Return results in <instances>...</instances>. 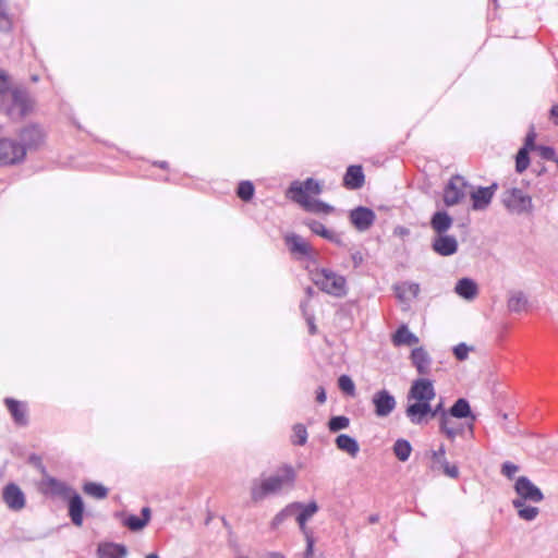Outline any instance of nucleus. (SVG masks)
Instances as JSON below:
<instances>
[{
	"mask_svg": "<svg viewBox=\"0 0 558 558\" xmlns=\"http://www.w3.org/2000/svg\"><path fill=\"white\" fill-rule=\"evenodd\" d=\"M395 291L399 299H403L405 291L415 298L420 292V286L415 282H403L402 286H396Z\"/></svg>",
	"mask_w": 558,
	"mask_h": 558,
	"instance_id": "c03bdc74",
	"label": "nucleus"
},
{
	"mask_svg": "<svg viewBox=\"0 0 558 558\" xmlns=\"http://www.w3.org/2000/svg\"><path fill=\"white\" fill-rule=\"evenodd\" d=\"M2 499L7 507L12 511H20L26 505V497L21 487L11 482L2 489Z\"/></svg>",
	"mask_w": 558,
	"mask_h": 558,
	"instance_id": "4468645a",
	"label": "nucleus"
},
{
	"mask_svg": "<svg viewBox=\"0 0 558 558\" xmlns=\"http://www.w3.org/2000/svg\"><path fill=\"white\" fill-rule=\"evenodd\" d=\"M4 404L10 412L13 422L17 426H26L28 425V415H27V404L26 402L19 401L14 398H5Z\"/></svg>",
	"mask_w": 558,
	"mask_h": 558,
	"instance_id": "412c9836",
	"label": "nucleus"
},
{
	"mask_svg": "<svg viewBox=\"0 0 558 558\" xmlns=\"http://www.w3.org/2000/svg\"><path fill=\"white\" fill-rule=\"evenodd\" d=\"M325 240H328L329 242H331L338 246H343V241H342L341 236L331 230L329 232V236H327Z\"/></svg>",
	"mask_w": 558,
	"mask_h": 558,
	"instance_id": "4d7b16f0",
	"label": "nucleus"
},
{
	"mask_svg": "<svg viewBox=\"0 0 558 558\" xmlns=\"http://www.w3.org/2000/svg\"><path fill=\"white\" fill-rule=\"evenodd\" d=\"M13 28V19L8 12V2L0 0V33L9 34Z\"/></svg>",
	"mask_w": 558,
	"mask_h": 558,
	"instance_id": "f704fd0d",
	"label": "nucleus"
},
{
	"mask_svg": "<svg viewBox=\"0 0 558 558\" xmlns=\"http://www.w3.org/2000/svg\"><path fill=\"white\" fill-rule=\"evenodd\" d=\"M154 165L159 167L160 169H163V170L169 168V163L167 161H165V160H162V161H155Z\"/></svg>",
	"mask_w": 558,
	"mask_h": 558,
	"instance_id": "0e129e2a",
	"label": "nucleus"
},
{
	"mask_svg": "<svg viewBox=\"0 0 558 558\" xmlns=\"http://www.w3.org/2000/svg\"><path fill=\"white\" fill-rule=\"evenodd\" d=\"M292 517L290 504L281 509L271 520L270 529L277 530L288 518Z\"/></svg>",
	"mask_w": 558,
	"mask_h": 558,
	"instance_id": "37998d69",
	"label": "nucleus"
},
{
	"mask_svg": "<svg viewBox=\"0 0 558 558\" xmlns=\"http://www.w3.org/2000/svg\"><path fill=\"white\" fill-rule=\"evenodd\" d=\"M25 160V147L17 141L1 137L0 138V166L9 167L20 165Z\"/></svg>",
	"mask_w": 558,
	"mask_h": 558,
	"instance_id": "6e6552de",
	"label": "nucleus"
},
{
	"mask_svg": "<svg viewBox=\"0 0 558 558\" xmlns=\"http://www.w3.org/2000/svg\"><path fill=\"white\" fill-rule=\"evenodd\" d=\"M501 204L515 215L531 214L533 211L532 197L519 187H508L501 194Z\"/></svg>",
	"mask_w": 558,
	"mask_h": 558,
	"instance_id": "423d86ee",
	"label": "nucleus"
},
{
	"mask_svg": "<svg viewBox=\"0 0 558 558\" xmlns=\"http://www.w3.org/2000/svg\"><path fill=\"white\" fill-rule=\"evenodd\" d=\"M445 453H446V449H445L444 445H441L437 450L432 451V459L434 461V464L432 465L433 470L438 469L437 465H439L441 463V459H446Z\"/></svg>",
	"mask_w": 558,
	"mask_h": 558,
	"instance_id": "864d4df0",
	"label": "nucleus"
},
{
	"mask_svg": "<svg viewBox=\"0 0 558 558\" xmlns=\"http://www.w3.org/2000/svg\"><path fill=\"white\" fill-rule=\"evenodd\" d=\"M304 536L306 539V549L304 553V558H312L313 553H314V544H315L313 533L304 534Z\"/></svg>",
	"mask_w": 558,
	"mask_h": 558,
	"instance_id": "5fc2aeb1",
	"label": "nucleus"
},
{
	"mask_svg": "<svg viewBox=\"0 0 558 558\" xmlns=\"http://www.w3.org/2000/svg\"><path fill=\"white\" fill-rule=\"evenodd\" d=\"M296 481V472L291 464L281 465L275 475L262 480H254L251 486V498L258 502L270 494L279 493L284 486L293 487Z\"/></svg>",
	"mask_w": 558,
	"mask_h": 558,
	"instance_id": "f257e3e1",
	"label": "nucleus"
},
{
	"mask_svg": "<svg viewBox=\"0 0 558 558\" xmlns=\"http://www.w3.org/2000/svg\"><path fill=\"white\" fill-rule=\"evenodd\" d=\"M497 189L498 184L494 182L489 186H478L475 191H472L470 194L472 201V209H486L490 205Z\"/></svg>",
	"mask_w": 558,
	"mask_h": 558,
	"instance_id": "a211bd4d",
	"label": "nucleus"
},
{
	"mask_svg": "<svg viewBox=\"0 0 558 558\" xmlns=\"http://www.w3.org/2000/svg\"><path fill=\"white\" fill-rule=\"evenodd\" d=\"M306 269L315 276L313 281L323 292L335 298H343L347 295L348 286L344 276L325 267H316L313 270L306 267Z\"/></svg>",
	"mask_w": 558,
	"mask_h": 558,
	"instance_id": "20e7f679",
	"label": "nucleus"
},
{
	"mask_svg": "<svg viewBox=\"0 0 558 558\" xmlns=\"http://www.w3.org/2000/svg\"><path fill=\"white\" fill-rule=\"evenodd\" d=\"M304 209L310 213L326 215L331 214L335 210L333 206L325 203L322 199H308Z\"/></svg>",
	"mask_w": 558,
	"mask_h": 558,
	"instance_id": "e433bc0d",
	"label": "nucleus"
},
{
	"mask_svg": "<svg viewBox=\"0 0 558 558\" xmlns=\"http://www.w3.org/2000/svg\"><path fill=\"white\" fill-rule=\"evenodd\" d=\"M293 435L291 436V442L294 446H304L307 441V430L304 424L296 423L292 427Z\"/></svg>",
	"mask_w": 558,
	"mask_h": 558,
	"instance_id": "4c0bfd02",
	"label": "nucleus"
},
{
	"mask_svg": "<svg viewBox=\"0 0 558 558\" xmlns=\"http://www.w3.org/2000/svg\"><path fill=\"white\" fill-rule=\"evenodd\" d=\"M436 396L433 380L428 378L415 379L408 393V399H414V403H409L405 408V415L412 412H421L428 410V402H430Z\"/></svg>",
	"mask_w": 558,
	"mask_h": 558,
	"instance_id": "39448f33",
	"label": "nucleus"
},
{
	"mask_svg": "<svg viewBox=\"0 0 558 558\" xmlns=\"http://www.w3.org/2000/svg\"><path fill=\"white\" fill-rule=\"evenodd\" d=\"M412 450L413 448L411 442L404 438L397 439L392 447L393 454L401 462H405L409 460Z\"/></svg>",
	"mask_w": 558,
	"mask_h": 558,
	"instance_id": "473e14b6",
	"label": "nucleus"
},
{
	"mask_svg": "<svg viewBox=\"0 0 558 558\" xmlns=\"http://www.w3.org/2000/svg\"><path fill=\"white\" fill-rule=\"evenodd\" d=\"M518 471L519 466L510 461L501 464V474L508 478H512Z\"/></svg>",
	"mask_w": 558,
	"mask_h": 558,
	"instance_id": "603ef678",
	"label": "nucleus"
},
{
	"mask_svg": "<svg viewBox=\"0 0 558 558\" xmlns=\"http://www.w3.org/2000/svg\"><path fill=\"white\" fill-rule=\"evenodd\" d=\"M550 116L553 118H558V104L554 105L550 109Z\"/></svg>",
	"mask_w": 558,
	"mask_h": 558,
	"instance_id": "338daca9",
	"label": "nucleus"
},
{
	"mask_svg": "<svg viewBox=\"0 0 558 558\" xmlns=\"http://www.w3.org/2000/svg\"><path fill=\"white\" fill-rule=\"evenodd\" d=\"M350 418L345 415H333L329 418L327 426L330 433H337L348 428Z\"/></svg>",
	"mask_w": 558,
	"mask_h": 558,
	"instance_id": "58836bf2",
	"label": "nucleus"
},
{
	"mask_svg": "<svg viewBox=\"0 0 558 558\" xmlns=\"http://www.w3.org/2000/svg\"><path fill=\"white\" fill-rule=\"evenodd\" d=\"M365 183V174L363 168L360 165H351L347 168L343 175V186L348 190H359Z\"/></svg>",
	"mask_w": 558,
	"mask_h": 558,
	"instance_id": "393cba45",
	"label": "nucleus"
},
{
	"mask_svg": "<svg viewBox=\"0 0 558 558\" xmlns=\"http://www.w3.org/2000/svg\"><path fill=\"white\" fill-rule=\"evenodd\" d=\"M391 341L396 347L413 345L418 343V337L410 331L408 325L401 324L392 333Z\"/></svg>",
	"mask_w": 558,
	"mask_h": 558,
	"instance_id": "cd10ccee",
	"label": "nucleus"
},
{
	"mask_svg": "<svg viewBox=\"0 0 558 558\" xmlns=\"http://www.w3.org/2000/svg\"><path fill=\"white\" fill-rule=\"evenodd\" d=\"M372 404L377 417H386L396 409L397 401L395 396L384 388L373 395Z\"/></svg>",
	"mask_w": 558,
	"mask_h": 558,
	"instance_id": "ddd939ff",
	"label": "nucleus"
},
{
	"mask_svg": "<svg viewBox=\"0 0 558 558\" xmlns=\"http://www.w3.org/2000/svg\"><path fill=\"white\" fill-rule=\"evenodd\" d=\"M527 298L523 291H513L507 301V307L510 313L520 314L526 310Z\"/></svg>",
	"mask_w": 558,
	"mask_h": 558,
	"instance_id": "c756f323",
	"label": "nucleus"
},
{
	"mask_svg": "<svg viewBox=\"0 0 558 558\" xmlns=\"http://www.w3.org/2000/svg\"><path fill=\"white\" fill-rule=\"evenodd\" d=\"M439 468L450 478H458V476H459V468L457 465H454V464H450L447 461V459H441V463L439 464Z\"/></svg>",
	"mask_w": 558,
	"mask_h": 558,
	"instance_id": "8fccbe9b",
	"label": "nucleus"
},
{
	"mask_svg": "<svg viewBox=\"0 0 558 558\" xmlns=\"http://www.w3.org/2000/svg\"><path fill=\"white\" fill-rule=\"evenodd\" d=\"M368 523L371 524H375L379 521V514L378 513H373L368 517Z\"/></svg>",
	"mask_w": 558,
	"mask_h": 558,
	"instance_id": "e2e57ef3",
	"label": "nucleus"
},
{
	"mask_svg": "<svg viewBox=\"0 0 558 558\" xmlns=\"http://www.w3.org/2000/svg\"><path fill=\"white\" fill-rule=\"evenodd\" d=\"M453 221V217L447 210L440 209L436 210L432 215L429 219V226L435 232V235L445 234L450 230Z\"/></svg>",
	"mask_w": 558,
	"mask_h": 558,
	"instance_id": "b1692460",
	"label": "nucleus"
},
{
	"mask_svg": "<svg viewBox=\"0 0 558 558\" xmlns=\"http://www.w3.org/2000/svg\"><path fill=\"white\" fill-rule=\"evenodd\" d=\"M68 504V515L71 522L81 527L84 522L85 505L82 496L74 490V493L65 500Z\"/></svg>",
	"mask_w": 558,
	"mask_h": 558,
	"instance_id": "aec40b11",
	"label": "nucleus"
},
{
	"mask_svg": "<svg viewBox=\"0 0 558 558\" xmlns=\"http://www.w3.org/2000/svg\"><path fill=\"white\" fill-rule=\"evenodd\" d=\"M428 410L421 411L418 413L412 412L407 415L412 424L421 425L427 423L426 417H436L439 416V430L445 434L446 437L450 440H454L457 436H461L464 433V426L460 424L458 427H447V422L449 418L447 417V409L444 408V403L440 401L437 405L432 407L430 402H428Z\"/></svg>",
	"mask_w": 558,
	"mask_h": 558,
	"instance_id": "7ed1b4c3",
	"label": "nucleus"
},
{
	"mask_svg": "<svg viewBox=\"0 0 558 558\" xmlns=\"http://www.w3.org/2000/svg\"><path fill=\"white\" fill-rule=\"evenodd\" d=\"M304 226H306L314 234L319 235L324 239L329 236L330 230L325 227L324 223L316 219L307 218L303 221Z\"/></svg>",
	"mask_w": 558,
	"mask_h": 558,
	"instance_id": "ea45409f",
	"label": "nucleus"
},
{
	"mask_svg": "<svg viewBox=\"0 0 558 558\" xmlns=\"http://www.w3.org/2000/svg\"><path fill=\"white\" fill-rule=\"evenodd\" d=\"M145 558H160L157 554H148Z\"/></svg>",
	"mask_w": 558,
	"mask_h": 558,
	"instance_id": "774afa93",
	"label": "nucleus"
},
{
	"mask_svg": "<svg viewBox=\"0 0 558 558\" xmlns=\"http://www.w3.org/2000/svg\"><path fill=\"white\" fill-rule=\"evenodd\" d=\"M255 186L252 181L243 180L236 187V196L243 202H250L254 197Z\"/></svg>",
	"mask_w": 558,
	"mask_h": 558,
	"instance_id": "c9c22d12",
	"label": "nucleus"
},
{
	"mask_svg": "<svg viewBox=\"0 0 558 558\" xmlns=\"http://www.w3.org/2000/svg\"><path fill=\"white\" fill-rule=\"evenodd\" d=\"M83 490L88 496H92L96 499H105L108 496L109 489L97 482H86L83 485Z\"/></svg>",
	"mask_w": 558,
	"mask_h": 558,
	"instance_id": "72a5a7b5",
	"label": "nucleus"
},
{
	"mask_svg": "<svg viewBox=\"0 0 558 558\" xmlns=\"http://www.w3.org/2000/svg\"><path fill=\"white\" fill-rule=\"evenodd\" d=\"M514 492L517 497L512 501L541 502L544 500V494L527 476L521 475L515 480Z\"/></svg>",
	"mask_w": 558,
	"mask_h": 558,
	"instance_id": "9d476101",
	"label": "nucleus"
},
{
	"mask_svg": "<svg viewBox=\"0 0 558 558\" xmlns=\"http://www.w3.org/2000/svg\"><path fill=\"white\" fill-rule=\"evenodd\" d=\"M308 301H310V300H306V299H305V300L301 301V303H300V308H301V311H302V313H303L304 317H306V316H308V315H310V314L307 313Z\"/></svg>",
	"mask_w": 558,
	"mask_h": 558,
	"instance_id": "052dcab7",
	"label": "nucleus"
},
{
	"mask_svg": "<svg viewBox=\"0 0 558 558\" xmlns=\"http://www.w3.org/2000/svg\"><path fill=\"white\" fill-rule=\"evenodd\" d=\"M335 445L339 450L347 452L352 458H355L360 451L357 440L348 434H339L335 439Z\"/></svg>",
	"mask_w": 558,
	"mask_h": 558,
	"instance_id": "c85d7f7f",
	"label": "nucleus"
},
{
	"mask_svg": "<svg viewBox=\"0 0 558 558\" xmlns=\"http://www.w3.org/2000/svg\"><path fill=\"white\" fill-rule=\"evenodd\" d=\"M327 399L326 390L323 386H319L316 390V401L318 403H325Z\"/></svg>",
	"mask_w": 558,
	"mask_h": 558,
	"instance_id": "bf43d9fd",
	"label": "nucleus"
},
{
	"mask_svg": "<svg viewBox=\"0 0 558 558\" xmlns=\"http://www.w3.org/2000/svg\"><path fill=\"white\" fill-rule=\"evenodd\" d=\"M472 347H469L465 342H460L453 347L452 352L454 357L458 361H464L469 356V352L472 350Z\"/></svg>",
	"mask_w": 558,
	"mask_h": 558,
	"instance_id": "49530a36",
	"label": "nucleus"
},
{
	"mask_svg": "<svg viewBox=\"0 0 558 558\" xmlns=\"http://www.w3.org/2000/svg\"><path fill=\"white\" fill-rule=\"evenodd\" d=\"M304 291H305L306 300H311L316 293L314 288L311 286H307Z\"/></svg>",
	"mask_w": 558,
	"mask_h": 558,
	"instance_id": "680f3d73",
	"label": "nucleus"
},
{
	"mask_svg": "<svg viewBox=\"0 0 558 558\" xmlns=\"http://www.w3.org/2000/svg\"><path fill=\"white\" fill-rule=\"evenodd\" d=\"M536 140V133L534 130V126L531 125L530 131L527 132L524 144L521 148H525L527 151L536 150L538 147V144L535 143Z\"/></svg>",
	"mask_w": 558,
	"mask_h": 558,
	"instance_id": "de8ad7c7",
	"label": "nucleus"
},
{
	"mask_svg": "<svg viewBox=\"0 0 558 558\" xmlns=\"http://www.w3.org/2000/svg\"><path fill=\"white\" fill-rule=\"evenodd\" d=\"M304 187H305V191H306V194H315V195H318L322 193V184L319 183V181L313 179V178H307L304 182H302Z\"/></svg>",
	"mask_w": 558,
	"mask_h": 558,
	"instance_id": "09e8293b",
	"label": "nucleus"
},
{
	"mask_svg": "<svg viewBox=\"0 0 558 558\" xmlns=\"http://www.w3.org/2000/svg\"><path fill=\"white\" fill-rule=\"evenodd\" d=\"M350 222L359 231L368 230L375 222L376 215L373 209L365 206H357L350 210Z\"/></svg>",
	"mask_w": 558,
	"mask_h": 558,
	"instance_id": "2eb2a0df",
	"label": "nucleus"
},
{
	"mask_svg": "<svg viewBox=\"0 0 558 558\" xmlns=\"http://www.w3.org/2000/svg\"><path fill=\"white\" fill-rule=\"evenodd\" d=\"M10 90V76L5 71L0 70V99Z\"/></svg>",
	"mask_w": 558,
	"mask_h": 558,
	"instance_id": "3c124183",
	"label": "nucleus"
},
{
	"mask_svg": "<svg viewBox=\"0 0 558 558\" xmlns=\"http://www.w3.org/2000/svg\"><path fill=\"white\" fill-rule=\"evenodd\" d=\"M454 292L462 299L472 301L478 294V286L474 279L463 277L457 281Z\"/></svg>",
	"mask_w": 558,
	"mask_h": 558,
	"instance_id": "a878e982",
	"label": "nucleus"
},
{
	"mask_svg": "<svg viewBox=\"0 0 558 558\" xmlns=\"http://www.w3.org/2000/svg\"><path fill=\"white\" fill-rule=\"evenodd\" d=\"M265 558H286V557L278 551H271Z\"/></svg>",
	"mask_w": 558,
	"mask_h": 558,
	"instance_id": "69168bd1",
	"label": "nucleus"
},
{
	"mask_svg": "<svg viewBox=\"0 0 558 558\" xmlns=\"http://www.w3.org/2000/svg\"><path fill=\"white\" fill-rule=\"evenodd\" d=\"M530 151L525 148H519L515 155V171L518 173H523L530 166Z\"/></svg>",
	"mask_w": 558,
	"mask_h": 558,
	"instance_id": "79ce46f5",
	"label": "nucleus"
},
{
	"mask_svg": "<svg viewBox=\"0 0 558 558\" xmlns=\"http://www.w3.org/2000/svg\"><path fill=\"white\" fill-rule=\"evenodd\" d=\"M34 101L25 88L15 87L0 99V112L11 121H21L33 111Z\"/></svg>",
	"mask_w": 558,
	"mask_h": 558,
	"instance_id": "f03ea898",
	"label": "nucleus"
},
{
	"mask_svg": "<svg viewBox=\"0 0 558 558\" xmlns=\"http://www.w3.org/2000/svg\"><path fill=\"white\" fill-rule=\"evenodd\" d=\"M351 259L353 263V267L359 268L364 262V256H363L362 252L355 251V252L351 253Z\"/></svg>",
	"mask_w": 558,
	"mask_h": 558,
	"instance_id": "6e6d98bb",
	"label": "nucleus"
},
{
	"mask_svg": "<svg viewBox=\"0 0 558 558\" xmlns=\"http://www.w3.org/2000/svg\"><path fill=\"white\" fill-rule=\"evenodd\" d=\"M469 186L468 181L460 174L452 175L444 187L442 199L447 207L460 204L465 195V189Z\"/></svg>",
	"mask_w": 558,
	"mask_h": 558,
	"instance_id": "1a4fd4ad",
	"label": "nucleus"
},
{
	"mask_svg": "<svg viewBox=\"0 0 558 558\" xmlns=\"http://www.w3.org/2000/svg\"><path fill=\"white\" fill-rule=\"evenodd\" d=\"M459 243L456 236L445 234H437L432 240V250L439 256L448 257L458 252Z\"/></svg>",
	"mask_w": 558,
	"mask_h": 558,
	"instance_id": "f3484780",
	"label": "nucleus"
},
{
	"mask_svg": "<svg viewBox=\"0 0 558 558\" xmlns=\"http://www.w3.org/2000/svg\"><path fill=\"white\" fill-rule=\"evenodd\" d=\"M284 243L289 252L299 260H306L312 265L318 264V253L301 235L289 233L284 235Z\"/></svg>",
	"mask_w": 558,
	"mask_h": 558,
	"instance_id": "0eeeda50",
	"label": "nucleus"
},
{
	"mask_svg": "<svg viewBox=\"0 0 558 558\" xmlns=\"http://www.w3.org/2000/svg\"><path fill=\"white\" fill-rule=\"evenodd\" d=\"M306 322H307V325H308V332L311 335H316L317 333V327L315 325V317L313 314L308 315L305 317Z\"/></svg>",
	"mask_w": 558,
	"mask_h": 558,
	"instance_id": "13d9d810",
	"label": "nucleus"
},
{
	"mask_svg": "<svg viewBox=\"0 0 558 558\" xmlns=\"http://www.w3.org/2000/svg\"><path fill=\"white\" fill-rule=\"evenodd\" d=\"M19 144L27 150L38 149L45 142V133L39 124L31 123L22 128L19 132Z\"/></svg>",
	"mask_w": 558,
	"mask_h": 558,
	"instance_id": "9b49d317",
	"label": "nucleus"
},
{
	"mask_svg": "<svg viewBox=\"0 0 558 558\" xmlns=\"http://www.w3.org/2000/svg\"><path fill=\"white\" fill-rule=\"evenodd\" d=\"M288 194L292 201L300 204L303 208L306 206L310 199L303 183L299 181H294L291 183V185L288 189Z\"/></svg>",
	"mask_w": 558,
	"mask_h": 558,
	"instance_id": "7c9ffc66",
	"label": "nucleus"
},
{
	"mask_svg": "<svg viewBox=\"0 0 558 558\" xmlns=\"http://www.w3.org/2000/svg\"><path fill=\"white\" fill-rule=\"evenodd\" d=\"M338 387L344 395L350 396V397L355 396V392H356L355 384L349 375L342 374L339 376Z\"/></svg>",
	"mask_w": 558,
	"mask_h": 558,
	"instance_id": "a19ab883",
	"label": "nucleus"
},
{
	"mask_svg": "<svg viewBox=\"0 0 558 558\" xmlns=\"http://www.w3.org/2000/svg\"><path fill=\"white\" fill-rule=\"evenodd\" d=\"M447 417H456V418H471L472 422L476 420L475 415L472 412L470 402L465 398H459L454 401V403L447 409ZM469 429L473 433V423L469 424Z\"/></svg>",
	"mask_w": 558,
	"mask_h": 558,
	"instance_id": "5701e85b",
	"label": "nucleus"
},
{
	"mask_svg": "<svg viewBox=\"0 0 558 558\" xmlns=\"http://www.w3.org/2000/svg\"><path fill=\"white\" fill-rule=\"evenodd\" d=\"M292 517H295V521L299 524L300 531L303 534L312 533L307 526V521L319 511V506L315 500H311L305 504L302 501L290 502Z\"/></svg>",
	"mask_w": 558,
	"mask_h": 558,
	"instance_id": "f8f14e48",
	"label": "nucleus"
},
{
	"mask_svg": "<svg viewBox=\"0 0 558 558\" xmlns=\"http://www.w3.org/2000/svg\"><path fill=\"white\" fill-rule=\"evenodd\" d=\"M536 151L544 160L558 162V155L554 147L547 145H538Z\"/></svg>",
	"mask_w": 558,
	"mask_h": 558,
	"instance_id": "a18cd8bd",
	"label": "nucleus"
},
{
	"mask_svg": "<svg viewBox=\"0 0 558 558\" xmlns=\"http://www.w3.org/2000/svg\"><path fill=\"white\" fill-rule=\"evenodd\" d=\"M97 555L99 558H125L128 548L124 544L106 542L98 545Z\"/></svg>",
	"mask_w": 558,
	"mask_h": 558,
	"instance_id": "bb28decb",
	"label": "nucleus"
},
{
	"mask_svg": "<svg viewBox=\"0 0 558 558\" xmlns=\"http://www.w3.org/2000/svg\"><path fill=\"white\" fill-rule=\"evenodd\" d=\"M74 490L75 489L65 482L52 476L48 477L44 482V487L41 488L44 495L60 497L64 501L74 493Z\"/></svg>",
	"mask_w": 558,
	"mask_h": 558,
	"instance_id": "6ab92c4d",
	"label": "nucleus"
},
{
	"mask_svg": "<svg viewBox=\"0 0 558 558\" xmlns=\"http://www.w3.org/2000/svg\"><path fill=\"white\" fill-rule=\"evenodd\" d=\"M527 501H512L513 508L518 510V517L525 521H533L539 513L537 507L526 505Z\"/></svg>",
	"mask_w": 558,
	"mask_h": 558,
	"instance_id": "2f4dec72",
	"label": "nucleus"
},
{
	"mask_svg": "<svg viewBox=\"0 0 558 558\" xmlns=\"http://www.w3.org/2000/svg\"><path fill=\"white\" fill-rule=\"evenodd\" d=\"M116 517L122 519V524L132 532L142 531L151 519V510L149 507H143L141 509V515L133 513L126 514L124 512H117Z\"/></svg>",
	"mask_w": 558,
	"mask_h": 558,
	"instance_id": "dca6fc26",
	"label": "nucleus"
},
{
	"mask_svg": "<svg viewBox=\"0 0 558 558\" xmlns=\"http://www.w3.org/2000/svg\"><path fill=\"white\" fill-rule=\"evenodd\" d=\"M410 360L420 375H429L433 360L424 347L414 348L411 351Z\"/></svg>",
	"mask_w": 558,
	"mask_h": 558,
	"instance_id": "4be33fe9",
	"label": "nucleus"
}]
</instances>
